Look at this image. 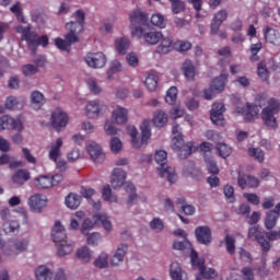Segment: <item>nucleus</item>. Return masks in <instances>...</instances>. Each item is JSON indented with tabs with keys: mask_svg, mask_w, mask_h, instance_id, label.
Returning a JSON list of instances; mask_svg holds the SVG:
<instances>
[{
	"mask_svg": "<svg viewBox=\"0 0 280 280\" xmlns=\"http://www.w3.org/2000/svg\"><path fill=\"white\" fill-rule=\"evenodd\" d=\"M16 32L22 34V40L26 42L28 49L32 50V54H36L39 45H42V47H47V45H49V37H47V35L38 37V34L32 31L31 25L26 27L18 26Z\"/></svg>",
	"mask_w": 280,
	"mask_h": 280,
	"instance_id": "1",
	"label": "nucleus"
},
{
	"mask_svg": "<svg viewBox=\"0 0 280 280\" xmlns=\"http://www.w3.org/2000/svg\"><path fill=\"white\" fill-rule=\"evenodd\" d=\"M172 133L174 135L172 148L175 152H178L179 159H187V156H191V153L194 152V142L185 144L180 125H173Z\"/></svg>",
	"mask_w": 280,
	"mask_h": 280,
	"instance_id": "2",
	"label": "nucleus"
},
{
	"mask_svg": "<svg viewBox=\"0 0 280 280\" xmlns=\"http://www.w3.org/2000/svg\"><path fill=\"white\" fill-rule=\"evenodd\" d=\"M155 162L160 167H158V174L161 178L167 179L168 183H176V170L167 166V152L165 150H160L155 152Z\"/></svg>",
	"mask_w": 280,
	"mask_h": 280,
	"instance_id": "3",
	"label": "nucleus"
},
{
	"mask_svg": "<svg viewBox=\"0 0 280 280\" xmlns=\"http://www.w3.org/2000/svg\"><path fill=\"white\" fill-rule=\"evenodd\" d=\"M131 36L136 38H141L143 36V26L148 25V13L141 11L140 9L133 10L129 14Z\"/></svg>",
	"mask_w": 280,
	"mask_h": 280,
	"instance_id": "4",
	"label": "nucleus"
},
{
	"mask_svg": "<svg viewBox=\"0 0 280 280\" xmlns=\"http://www.w3.org/2000/svg\"><path fill=\"white\" fill-rule=\"evenodd\" d=\"M141 130V140L137 138L138 131L137 127L130 126L128 127V132L131 137V143L132 147L137 149L141 148V145H147L148 141H150V138L152 137V132L150 130V122L148 120H144L140 127Z\"/></svg>",
	"mask_w": 280,
	"mask_h": 280,
	"instance_id": "5",
	"label": "nucleus"
},
{
	"mask_svg": "<svg viewBox=\"0 0 280 280\" xmlns=\"http://www.w3.org/2000/svg\"><path fill=\"white\" fill-rule=\"evenodd\" d=\"M277 113H279V102H277L275 98H270L268 101V106L262 108L261 112V119L267 128H272L273 130L277 128L278 122L277 118H275Z\"/></svg>",
	"mask_w": 280,
	"mask_h": 280,
	"instance_id": "6",
	"label": "nucleus"
},
{
	"mask_svg": "<svg viewBox=\"0 0 280 280\" xmlns=\"http://www.w3.org/2000/svg\"><path fill=\"white\" fill-rule=\"evenodd\" d=\"M248 237L249 240H254V242L259 244L262 255H266V253L270 252V242L266 240V231L261 230L259 225L249 228Z\"/></svg>",
	"mask_w": 280,
	"mask_h": 280,
	"instance_id": "7",
	"label": "nucleus"
},
{
	"mask_svg": "<svg viewBox=\"0 0 280 280\" xmlns=\"http://www.w3.org/2000/svg\"><path fill=\"white\" fill-rule=\"evenodd\" d=\"M88 67H91L92 69H103V67H106V55L104 52H89L84 58Z\"/></svg>",
	"mask_w": 280,
	"mask_h": 280,
	"instance_id": "8",
	"label": "nucleus"
},
{
	"mask_svg": "<svg viewBox=\"0 0 280 280\" xmlns=\"http://www.w3.org/2000/svg\"><path fill=\"white\" fill-rule=\"evenodd\" d=\"M85 113L90 119H97L106 113V105L100 101H90L86 104Z\"/></svg>",
	"mask_w": 280,
	"mask_h": 280,
	"instance_id": "9",
	"label": "nucleus"
},
{
	"mask_svg": "<svg viewBox=\"0 0 280 280\" xmlns=\"http://www.w3.org/2000/svg\"><path fill=\"white\" fill-rule=\"evenodd\" d=\"M195 236L199 244L203 246H209L213 241V236L211 234V228L207 225H200L195 229Z\"/></svg>",
	"mask_w": 280,
	"mask_h": 280,
	"instance_id": "10",
	"label": "nucleus"
},
{
	"mask_svg": "<svg viewBox=\"0 0 280 280\" xmlns=\"http://www.w3.org/2000/svg\"><path fill=\"white\" fill-rule=\"evenodd\" d=\"M235 115H243L245 121H255V117L259 114L257 106L247 103L246 106H237L234 110Z\"/></svg>",
	"mask_w": 280,
	"mask_h": 280,
	"instance_id": "11",
	"label": "nucleus"
},
{
	"mask_svg": "<svg viewBox=\"0 0 280 280\" xmlns=\"http://www.w3.org/2000/svg\"><path fill=\"white\" fill-rule=\"evenodd\" d=\"M0 130H16L23 131V122L20 119H14L8 115L0 117Z\"/></svg>",
	"mask_w": 280,
	"mask_h": 280,
	"instance_id": "12",
	"label": "nucleus"
},
{
	"mask_svg": "<svg viewBox=\"0 0 280 280\" xmlns=\"http://www.w3.org/2000/svg\"><path fill=\"white\" fill-rule=\"evenodd\" d=\"M80 43V38L78 36L72 35H65V39L61 37L55 38V45L57 49H60V51H66L67 54L71 52V45Z\"/></svg>",
	"mask_w": 280,
	"mask_h": 280,
	"instance_id": "13",
	"label": "nucleus"
},
{
	"mask_svg": "<svg viewBox=\"0 0 280 280\" xmlns=\"http://www.w3.org/2000/svg\"><path fill=\"white\" fill-rule=\"evenodd\" d=\"M86 152L90 154L91 160L94 163H104V161L106 160V154H104V152L102 151V147H100V144H97L96 142H89L86 144Z\"/></svg>",
	"mask_w": 280,
	"mask_h": 280,
	"instance_id": "14",
	"label": "nucleus"
},
{
	"mask_svg": "<svg viewBox=\"0 0 280 280\" xmlns=\"http://www.w3.org/2000/svg\"><path fill=\"white\" fill-rule=\"evenodd\" d=\"M226 19H229V12H226V10L222 9L219 10L210 24V32L212 34V36L218 35V32H220V27L222 26V23H224V21H226Z\"/></svg>",
	"mask_w": 280,
	"mask_h": 280,
	"instance_id": "15",
	"label": "nucleus"
},
{
	"mask_svg": "<svg viewBox=\"0 0 280 280\" xmlns=\"http://www.w3.org/2000/svg\"><path fill=\"white\" fill-rule=\"evenodd\" d=\"M67 124H69V116H67L65 112H61L60 109L52 112L51 126L57 130V132H60L61 128L67 127Z\"/></svg>",
	"mask_w": 280,
	"mask_h": 280,
	"instance_id": "16",
	"label": "nucleus"
},
{
	"mask_svg": "<svg viewBox=\"0 0 280 280\" xmlns=\"http://www.w3.org/2000/svg\"><path fill=\"white\" fill-rule=\"evenodd\" d=\"M210 119L214 126H224V104L215 103L212 105Z\"/></svg>",
	"mask_w": 280,
	"mask_h": 280,
	"instance_id": "17",
	"label": "nucleus"
},
{
	"mask_svg": "<svg viewBox=\"0 0 280 280\" xmlns=\"http://www.w3.org/2000/svg\"><path fill=\"white\" fill-rule=\"evenodd\" d=\"M51 238L57 245L67 242V232L65 230V226H62V223H60V221L55 222V225L51 231Z\"/></svg>",
	"mask_w": 280,
	"mask_h": 280,
	"instance_id": "18",
	"label": "nucleus"
},
{
	"mask_svg": "<svg viewBox=\"0 0 280 280\" xmlns=\"http://www.w3.org/2000/svg\"><path fill=\"white\" fill-rule=\"evenodd\" d=\"M28 205L32 211H35L36 213H40L43 209L47 207V200L43 198V195L37 194L30 198Z\"/></svg>",
	"mask_w": 280,
	"mask_h": 280,
	"instance_id": "19",
	"label": "nucleus"
},
{
	"mask_svg": "<svg viewBox=\"0 0 280 280\" xmlns=\"http://www.w3.org/2000/svg\"><path fill=\"white\" fill-rule=\"evenodd\" d=\"M30 246V241L22 238V240H16L13 243V250L10 252V247H7L4 249V255H19V253H23L27 250V247Z\"/></svg>",
	"mask_w": 280,
	"mask_h": 280,
	"instance_id": "20",
	"label": "nucleus"
},
{
	"mask_svg": "<svg viewBox=\"0 0 280 280\" xmlns=\"http://www.w3.org/2000/svg\"><path fill=\"white\" fill-rule=\"evenodd\" d=\"M264 36L267 43H270V45H276V47H280V33L279 31L266 26L264 30Z\"/></svg>",
	"mask_w": 280,
	"mask_h": 280,
	"instance_id": "21",
	"label": "nucleus"
},
{
	"mask_svg": "<svg viewBox=\"0 0 280 280\" xmlns=\"http://www.w3.org/2000/svg\"><path fill=\"white\" fill-rule=\"evenodd\" d=\"M126 183V173L121 168H115L112 174L110 184L114 189H119Z\"/></svg>",
	"mask_w": 280,
	"mask_h": 280,
	"instance_id": "22",
	"label": "nucleus"
},
{
	"mask_svg": "<svg viewBox=\"0 0 280 280\" xmlns=\"http://www.w3.org/2000/svg\"><path fill=\"white\" fill-rule=\"evenodd\" d=\"M226 80H229V73L221 72L219 77L212 80L210 85H212V89L217 93H222V91H224V86H226Z\"/></svg>",
	"mask_w": 280,
	"mask_h": 280,
	"instance_id": "23",
	"label": "nucleus"
},
{
	"mask_svg": "<svg viewBox=\"0 0 280 280\" xmlns=\"http://www.w3.org/2000/svg\"><path fill=\"white\" fill-rule=\"evenodd\" d=\"M182 71L188 82H194V80H196V66H194L191 60L184 61Z\"/></svg>",
	"mask_w": 280,
	"mask_h": 280,
	"instance_id": "24",
	"label": "nucleus"
},
{
	"mask_svg": "<svg viewBox=\"0 0 280 280\" xmlns=\"http://www.w3.org/2000/svg\"><path fill=\"white\" fill-rule=\"evenodd\" d=\"M160 45L156 47V54L165 55L170 54L174 49V40L171 37H162Z\"/></svg>",
	"mask_w": 280,
	"mask_h": 280,
	"instance_id": "25",
	"label": "nucleus"
},
{
	"mask_svg": "<svg viewBox=\"0 0 280 280\" xmlns=\"http://www.w3.org/2000/svg\"><path fill=\"white\" fill-rule=\"evenodd\" d=\"M112 117L115 124H128V109L118 106L113 112Z\"/></svg>",
	"mask_w": 280,
	"mask_h": 280,
	"instance_id": "26",
	"label": "nucleus"
},
{
	"mask_svg": "<svg viewBox=\"0 0 280 280\" xmlns=\"http://www.w3.org/2000/svg\"><path fill=\"white\" fill-rule=\"evenodd\" d=\"M141 38H143L144 43L148 45H158L161 38H163V33L158 31H151L147 33H142Z\"/></svg>",
	"mask_w": 280,
	"mask_h": 280,
	"instance_id": "27",
	"label": "nucleus"
},
{
	"mask_svg": "<svg viewBox=\"0 0 280 280\" xmlns=\"http://www.w3.org/2000/svg\"><path fill=\"white\" fill-rule=\"evenodd\" d=\"M126 253H128V245L121 244L117 249L114 256L110 259L112 266H119L121 261H124V257H126Z\"/></svg>",
	"mask_w": 280,
	"mask_h": 280,
	"instance_id": "28",
	"label": "nucleus"
},
{
	"mask_svg": "<svg viewBox=\"0 0 280 280\" xmlns=\"http://www.w3.org/2000/svg\"><path fill=\"white\" fill-rule=\"evenodd\" d=\"M30 178H32V176L30 175L27 170H18L13 175H12V182L15 185H25V183H27V180H30Z\"/></svg>",
	"mask_w": 280,
	"mask_h": 280,
	"instance_id": "29",
	"label": "nucleus"
},
{
	"mask_svg": "<svg viewBox=\"0 0 280 280\" xmlns=\"http://www.w3.org/2000/svg\"><path fill=\"white\" fill-rule=\"evenodd\" d=\"M82 202V196L78 195V194H73L70 192L65 200L66 207H68V209H72L75 210L78 209V207H80Z\"/></svg>",
	"mask_w": 280,
	"mask_h": 280,
	"instance_id": "30",
	"label": "nucleus"
},
{
	"mask_svg": "<svg viewBox=\"0 0 280 280\" xmlns=\"http://www.w3.org/2000/svg\"><path fill=\"white\" fill-rule=\"evenodd\" d=\"M31 104L35 110H40L45 105V95L38 91H34L31 94Z\"/></svg>",
	"mask_w": 280,
	"mask_h": 280,
	"instance_id": "31",
	"label": "nucleus"
},
{
	"mask_svg": "<svg viewBox=\"0 0 280 280\" xmlns=\"http://www.w3.org/2000/svg\"><path fill=\"white\" fill-rule=\"evenodd\" d=\"M66 30H68V36H77L84 32V24L80 22H68L66 24Z\"/></svg>",
	"mask_w": 280,
	"mask_h": 280,
	"instance_id": "32",
	"label": "nucleus"
},
{
	"mask_svg": "<svg viewBox=\"0 0 280 280\" xmlns=\"http://www.w3.org/2000/svg\"><path fill=\"white\" fill-rule=\"evenodd\" d=\"M115 48L120 56H126L128 49H130V39L128 37H121L116 39Z\"/></svg>",
	"mask_w": 280,
	"mask_h": 280,
	"instance_id": "33",
	"label": "nucleus"
},
{
	"mask_svg": "<svg viewBox=\"0 0 280 280\" xmlns=\"http://www.w3.org/2000/svg\"><path fill=\"white\" fill-rule=\"evenodd\" d=\"M92 218L94 220V224H102L105 231H110L113 229V224H110L108 215H106L105 213H96Z\"/></svg>",
	"mask_w": 280,
	"mask_h": 280,
	"instance_id": "34",
	"label": "nucleus"
},
{
	"mask_svg": "<svg viewBox=\"0 0 280 280\" xmlns=\"http://www.w3.org/2000/svg\"><path fill=\"white\" fill-rule=\"evenodd\" d=\"M60 148H62V138H58L55 145H52L49 150V160L54 163H58V158L60 156Z\"/></svg>",
	"mask_w": 280,
	"mask_h": 280,
	"instance_id": "35",
	"label": "nucleus"
},
{
	"mask_svg": "<svg viewBox=\"0 0 280 280\" xmlns=\"http://www.w3.org/2000/svg\"><path fill=\"white\" fill-rule=\"evenodd\" d=\"M35 277L37 280H51L54 279V272H51V270L45 266H39L35 270Z\"/></svg>",
	"mask_w": 280,
	"mask_h": 280,
	"instance_id": "36",
	"label": "nucleus"
},
{
	"mask_svg": "<svg viewBox=\"0 0 280 280\" xmlns=\"http://www.w3.org/2000/svg\"><path fill=\"white\" fill-rule=\"evenodd\" d=\"M144 85L150 92L156 91V86H159V75L154 72H150L144 80Z\"/></svg>",
	"mask_w": 280,
	"mask_h": 280,
	"instance_id": "37",
	"label": "nucleus"
},
{
	"mask_svg": "<svg viewBox=\"0 0 280 280\" xmlns=\"http://www.w3.org/2000/svg\"><path fill=\"white\" fill-rule=\"evenodd\" d=\"M277 220H279V214L275 213L272 210L267 212L265 219V228L267 231H272V229L277 226Z\"/></svg>",
	"mask_w": 280,
	"mask_h": 280,
	"instance_id": "38",
	"label": "nucleus"
},
{
	"mask_svg": "<svg viewBox=\"0 0 280 280\" xmlns=\"http://www.w3.org/2000/svg\"><path fill=\"white\" fill-rule=\"evenodd\" d=\"M35 183H37L36 186L40 189H51V187H54L51 176L49 175H42L39 177H36Z\"/></svg>",
	"mask_w": 280,
	"mask_h": 280,
	"instance_id": "39",
	"label": "nucleus"
},
{
	"mask_svg": "<svg viewBox=\"0 0 280 280\" xmlns=\"http://www.w3.org/2000/svg\"><path fill=\"white\" fill-rule=\"evenodd\" d=\"M71 253H73V244L65 241L57 245V255L59 257H66V255H71Z\"/></svg>",
	"mask_w": 280,
	"mask_h": 280,
	"instance_id": "40",
	"label": "nucleus"
},
{
	"mask_svg": "<svg viewBox=\"0 0 280 280\" xmlns=\"http://www.w3.org/2000/svg\"><path fill=\"white\" fill-rule=\"evenodd\" d=\"M4 106L9 110H21L23 108V102L19 101L15 96H9L5 100Z\"/></svg>",
	"mask_w": 280,
	"mask_h": 280,
	"instance_id": "41",
	"label": "nucleus"
},
{
	"mask_svg": "<svg viewBox=\"0 0 280 280\" xmlns=\"http://www.w3.org/2000/svg\"><path fill=\"white\" fill-rule=\"evenodd\" d=\"M199 272L203 279H215L218 277V271L213 268L205 267V262H199Z\"/></svg>",
	"mask_w": 280,
	"mask_h": 280,
	"instance_id": "42",
	"label": "nucleus"
},
{
	"mask_svg": "<svg viewBox=\"0 0 280 280\" xmlns=\"http://www.w3.org/2000/svg\"><path fill=\"white\" fill-rule=\"evenodd\" d=\"M167 115L163 110L155 112L153 116V124L156 126V128H163L165 124H167Z\"/></svg>",
	"mask_w": 280,
	"mask_h": 280,
	"instance_id": "43",
	"label": "nucleus"
},
{
	"mask_svg": "<svg viewBox=\"0 0 280 280\" xmlns=\"http://www.w3.org/2000/svg\"><path fill=\"white\" fill-rule=\"evenodd\" d=\"M151 24L154 25V27H159L160 30H165L167 27V21H165V16L161 13H154L151 16Z\"/></svg>",
	"mask_w": 280,
	"mask_h": 280,
	"instance_id": "44",
	"label": "nucleus"
},
{
	"mask_svg": "<svg viewBox=\"0 0 280 280\" xmlns=\"http://www.w3.org/2000/svg\"><path fill=\"white\" fill-rule=\"evenodd\" d=\"M170 275L172 280H183V269L180 264L172 262L170 267Z\"/></svg>",
	"mask_w": 280,
	"mask_h": 280,
	"instance_id": "45",
	"label": "nucleus"
},
{
	"mask_svg": "<svg viewBox=\"0 0 280 280\" xmlns=\"http://www.w3.org/2000/svg\"><path fill=\"white\" fill-rule=\"evenodd\" d=\"M2 229L4 233L8 235L10 233H18L19 229H21V225L19 224V221H5L2 225Z\"/></svg>",
	"mask_w": 280,
	"mask_h": 280,
	"instance_id": "46",
	"label": "nucleus"
},
{
	"mask_svg": "<svg viewBox=\"0 0 280 280\" xmlns=\"http://www.w3.org/2000/svg\"><path fill=\"white\" fill-rule=\"evenodd\" d=\"M176 205L180 206V209L185 215H194L196 213V208L191 205H185V197H180L176 200Z\"/></svg>",
	"mask_w": 280,
	"mask_h": 280,
	"instance_id": "47",
	"label": "nucleus"
},
{
	"mask_svg": "<svg viewBox=\"0 0 280 280\" xmlns=\"http://www.w3.org/2000/svg\"><path fill=\"white\" fill-rule=\"evenodd\" d=\"M203 159L210 174H220V168H218V164L215 163V160H213V156L203 155Z\"/></svg>",
	"mask_w": 280,
	"mask_h": 280,
	"instance_id": "48",
	"label": "nucleus"
},
{
	"mask_svg": "<svg viewBox=\"0 0 280 280\" xmlns=\"http://www.w3.org/2000/svg\"><path fill=\"white\" fill-rule=\"evenodd\" d=\"M121 71H124V67L121 66V62L113 61L110 65V68L107 71L108 80H114L115 73H119Z\"/></svg>",
	"mask_w": 280,
	"mask_h": 280,
	"instance_id": "49",
	"label": "nucleus"
},
{
	"mask_svg": "<svg viewBox=\"0 0 280 280\" xmlns=\"http://www.w3.org/2000/svg\"><path fill=\"white\" fill-rule=\"evenodd\" d=\"M176 97H178V89L176 86H171L165 96L166 104L174 105L176 104Z\"/></svg>",
	"mask_w": 280,
	"mask_h": 280,
	"instance_id": "50",
	"label": "nucleus"
},
{
	"mask_svg": "<svg viewBox=\"0 0 280 280\" xmlns=\"http://www.w3.org/2000/svg\"><path fill=\"white\" fill-rule=\"evenodd\" d=\"M217 151L221 159H228V156H231V153L233 152L231 147H229V144L226 143L217 144Z\"/></svg>",
	"mask_w": 280,
	"mask_h": 280,
	"instance_id": "51",
	"label": "nucleus"
},
{
	"mask_svg": "<svg viewBox=\"0 0 280 280\" xmlns=\"http://www.w3.org/2000/svg\"><path fill=\"white\" fill-rule=\"evenodd\" d=\"M103 200L106 202H117V197L113 196V190L110 189V185H105L102 189Z\"/></svg>",
	"mask_w": 280,
	"mask_h": 280,
	"instance_id": "52",
	"label": "nucleus"
},
{
	"mask_svg": "<svg viewBox=\"0 0 280 280\" xmlns=\"http://www.w3.org/2000/svg\"><path fill=\"white\" fill-rule=\"evenodd\" d=\"M77 257L82 261H84V264H88V261H91V257H92L91 249H89V247H81L77 252Z\"/></svg>",
	"mask_w": 280,
	"mask_h": 280,
	"instance_id": "53",
	"label": "nucleus"
},
{
	"mask_svg": "<svg viewBox=\"0 0 280 280\" xmlns=\"http://www.w3.org/2000/svg\"><path fill=\"white\" fill-rule=\"evenodd\" d=\"M125 191H127V194H130L127 200V205L128 207H132V205L135 203V200H137V192H136L137 188H135L132 184H128L125 188Z\"/></svg>",
	"mask_w": 280,
	"mask_h": 280,
	"instance_id": "54",
	"label": "nucleus"
},
{
	"mask_svg": "<svg viewBox=\"0 0 280 280\" xmlns=\"http://www.w3.org/2000/svg\"><path fill=\"white\" fill-rule=\"evenodd\" d=\"M171 2V10L173 14H180L185 12V2L182 0H168Z\"/></svg>",
	"mask_w": 280,
	"mask_h": 280,
	"instance_id": "55",
	"label": "nucleus"
},
{
	"mask_svg": "<svg viewBox=\"0 0 280 280\" xmlns=\"http://www.w3.org/2000/svg\"><path fill=\"white\" fill-rule=\"evenodd\" d=\"M262 48H264V45L261 43L252 44L249 48V51L252 54L250 56L252 62H257V60H259V56H257V54H259V51H261Z\"/></svg>",
	"mask_w": 280,
	"mask_h": 280,
	"instance_id": "56",
	"label": "nucleus"
},
{
	"mask_svg": "<svg viewBox=\"0 0 280 280\" xmlns=\"http://www.w3.org/2000/svg\"><path fill=\"white\" fill-rule=\"evenodd\" d=\"M225 248L229 255H235V237L230 234L225 235Z\"/></svg>",
	"mask_w": 280,
	"mask_h": 280,
	"instance_id": "57",
	"label": "nucleus"
},
{
	"mask_svg": "<svg viewBox=\"0 0 280 280\" xmlns=\"http://www.w3.org/2000/svg\"><path fill=\"white\" fill-rule=\"evenodd\" d=\"M88 89L93 93L94 95H100L102 93V88L97 84V80L94 78H91L86 81Z\"/></svg>",
	"mask_w": 280,
	"mask_h": 280,
	"instance_id": "58",
	"label": "nucleus"
},
{
	"mask_svg": "<svg viewBox=\"0 0 280 280\" xmlns=\"http://www.w3.org/2000/svg\"><path fill=\"white\" fill-rule=\"evenodd\" d=\"M257 73L260 80L266 82L268 80V68H266V62L260 61L257 67Z\"/></svg>",
	"mask_w": 280,
	"mask_h": 280,
	"instance_id": "59",
	"label": "nucleus"
},
{
	"mask_svg": "<svg viewBox=\"0 0 280 280\" xmlns=\"http://www.w3.org/2000/svg\"><path fill=\"white\" fill-rule=\"evenodd\" d=\"M22 72L26 77L35 75V73H38V67L32 63H27L22 67Z\"/></svg>",
	"mask_w": 280,
	"mask_h": 280,
	"instance_id": "60",
	"label": "nucleus"
},
{
	"mask_svg": "<svg viewBox=\"0 0 280 280\" xmlns=\"http://www.w3.org/2000/svg\"><path fill=\"white\" fill-rule=\"evenodd\" d=\"M94 266L96 268H106V266H108V255L102 253L94 261Z\"/></svg>",
	"mask_w": 280,
	"mask_h": 280,
	"instance_id": "61",
	"label": "nucleus"
},
{
	"mask_svg": "<svg viewBox=\"0 0 280 280\" xmlns=\"http://www.w3.org/2000/svg\"><path fill=\"white\" fill-rule=\"evenodd\" d=\"M249 156H254L258 163H264V151L261 149L250 148L248 149Z\"/></svg>",
	"mask_w": 280,
	"mask_h": 280,
	"instance_id": "62",
	"label": "nucleus"
},
{
	"mask_svg": "<svg viewBox=\"0 0 280 280\" xmlns=\"http://www.w3.org/2000/svg\"><path fill=\"white\" fill-rule=\"evenodd\" d=\"M174 48L176 49V51H189V49H191V43L177 40L174 44Z\"/></svg>",
	"mask_w": 280,
	"mask_h": 280,
	"instance_id": "63",
	"label": "nucleus"
},
{
	"mask_svg": "<svg viewBox=\"0 0 280 280\" xmlns=\"http://www.w3.org/2000/svg\"><path fill=\"white\" fill-rule=\"evenodd\" d=\"M241 275H243V280H255V272L250 267H244L241 270Z\"/></svg>",
	"mask_w": 280,
	"mask_h": 280,
	"instance_id": "64",
	"label": "nucleus"
}]
</instances>
